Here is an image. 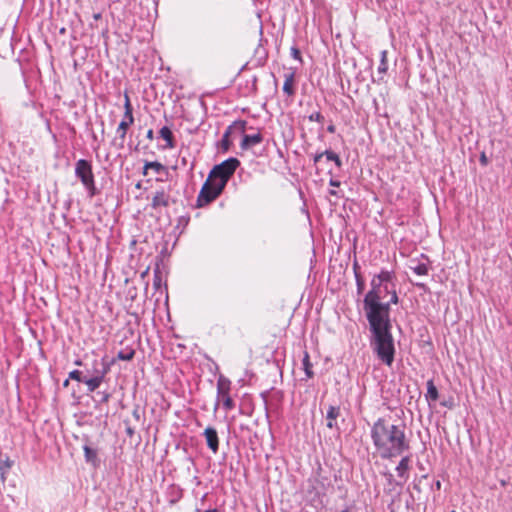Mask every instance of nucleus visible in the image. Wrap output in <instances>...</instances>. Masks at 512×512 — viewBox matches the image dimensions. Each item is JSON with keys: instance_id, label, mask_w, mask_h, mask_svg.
Wrapping results in <instances>:
<instances>
[{"instance_id": "18", "label": "nucleus", "mask_w": 512, "mask_h": 512, "mask_svg": "<svg viewBox=\"0 0 512 512\" xmlns=\"http://www.w3.org/2000/svg\"><path fill=\"white\" fill-rule=\"evenodd\" d=\"M340 414V408L336 406H329L326 414L327 427L332 429L337 426L335 420Z\"/></svg>"}, {"instance_id": "21", "label": "nucleus", "mask_w": 512, "mask_h": 512, "mask_svg": "<svg viewBox=\"0 0 512 512\" xmlns=\"http://www.w3.org/2000/svg\"><path fill=\"white\" fill-rule=\"evenodd\" d=\"M439 398V393H438V390L436 388V386L434 385V382L433 380H428L427 381V393H426V399L428 401H437Z\"/></svg>"}, {"instance_id": "6", "label": "nucleus", "mask_w": 512, "mask_h": 512, "mask_svg": "<svg viewBox=\"0 0 512 512\" xmlns=\"http://www.w3.org/2000/svg\"><path fill=\"white\" fill-rule=\"evenodd\" d=\"M230 390L231 381L223 375H220L217 380V399L214 407L215 411L218 409L220 404H222L226 411L234 409L235 402L230 396Z\"/></svg>"}, {"instance_id": "39", "label": "nucleus", "mask_w": 512, "mask_h": 512, "mask_svg": "<svg viewBox=\"0 0 512 512\" xmlns=\"http://www.w3.org/2000/svg\"><path fill=\"white\" fill-rule=\"evenodd\" d=\"M329 194L332 196H335V197H341L339 191H337V190H330Z\"/></svg>"}, {"instance_id": "45", "label": "nucleus", "mask_w": 512, "mask_h": 512, "mask_svg": "<svg viewBox=\"0 0 512 512\" xmlns=\"http://www.w3.org/2000/svg\"><path fill=\"white\" fill-rule=\"evenodd\" d=\"M481 162H482V163H486V157H485V155H482V156H481Z\"/></svg>"}, {"instance_id": "26", "label": "nucleus", "mask_w": 512, "mask_h": 512, "mask_svg": "<svg viewBox=\"0 0 512 512\" xmlns=\"http://www.w3.org/2000/svg\"><path fill=\"white\" fill-rule=\"evenodd\" d=\"M411 269L413 272L419 276H425L429 272V267L425 263H418L415 266H411Z\"/></svg>"}, {"instance_id": "22", "label": "nucleus", "mask_w": 512, "mask_h": 512, "mask_svg": "<svg viewBox=\"0 0 512 512\" xmlns=\"http://www.w3.org/2000/svg\"><path fill=\"white\" fill-rule=\"evenodd\" d=\"M83 450H84L85 460L87 462H90V463L96 465V463L98 462L97 451L95 449L89 447L88 445H85L83 447Z\"/></svg>"}, {"instance_id": "11", "label": "nucleus", "mask_w": 512, "mask_h": 512, "mask_svg": "<svg viewBox=\"0 0 512 512\" xmlns=\"http://www.w3.org/2000/svg\"><path fill=\"white\" fill-rule=\"evenodd\" d=\"M129 125L126 122H120L116 129V138L112 141V144L116 146L118 149L124 148V143L126 139V135L129 129Z\"/></svg>"}, {"instance_id": "29", "label": "nucleus", "mask_w": 512, "mask_h": 512, "mask_svg": "<svg viewBox=\"0 0 512 512\" xmlns=\"http://www.w3.org/2000/svg\"><path fill=\"white\" fill-rule=\"evenodd\" d=\"M69 379L78 381V382H84V378L82 377V372L79 370H72L69 373Z\"/></svg>"}, {"instance_id": "8", "label": "nucleus", "mask_w": 512, "mask_h": 512, "mask_svg": "<svg viewBox=\"0 0 512 512\" xmlns=\"http://www.w3.org/2000/svg\"><path fill=\"white\" fill-rule=\"evenodd\" d=\"M246 128V121L238 120L234 121L231 125L227 127L225 130L222 139L219 142V148L222 152H227L230 149L231 141L229 139L230 135L234 132L244 133Z\"/></svg>"}, {"instance_id": "38", "label": "nucleus", "mask_w": 512, "mask_h": 512, "mask_svg": "<svg viewBox=\"0 0 512 512\" xmlns=\"http://www.w3.org/2000/svg\"><path fill=\"white\" fill-rule=\"evenodd\" d=\"M146 137H147V139H149V140H153V138H154V132H153V130H152V129H149V130L147 131Z\"/></svg>"}, {"instance_id": "46", "label": "nucleus", "mask_w": 512, "mask_h": 512, "mask_svg": "<svg viewBox=\"0 0 512 512\" xmlns=\"http://www.w3.org/2000/svg\"><path fill=\"white\" fill-rule=\"evenodd\" d=\"M75 364H76V365H78V366H80V365H82V361H81V360H76V361H75Z\"/></svg>"}, {"instance_id": "2", "label": "nucleus", "mask_w": 512, "mask_h": 512, "mask_svg": "<svg viewBox=\"0 0 512 512\" xmlns=\"http://www.w3.org/2000/svg\"><path fill=\"white\" fill-rule=\"evenodd\" d=\"M373 445L382 459L401 456L410 448L405 427L391 424L385 418H378L371 427Z\"/></svg>"}, {"instance_id": "43", "label": "nucleus", "mask_w": 512, "mask_h": 512, "mask_svg": "<svg viewBox=\"0 0 512 512\" xmlns=\"http://www.w3.org/2000/svg\"><path fill=\"white\" fill-rule=\"evenodd\" d=\"M416 286H417V287H420V288H424V287H425V284H423V283H416Z\"/></svg>"}, {"instance_id": "42", "label": "nucleus", "mask_w": 512, "mask_h": 512, "mask_svg": "<svg viewBox=\"0 0 512 512\" xmlns=\"http://www.w3.org/2000/svg\"><path fill=\"white\" fill-rule=\"evenodd\" d=\"M387 477H388L389 483H391L392 479H393V475L389 473V474H387Z\"/></svg>"}, {"instance_id": "9", "label": "nucleus", "mask_w": 512, "mask_h": 512, "mask_svg": "<svg viewBox=\"0 0 512 512\" xmlns=\"http://www.w3.org/2000/svg\"><path fill=\"white\" fill-rule=\"evenodd\" d=\"M208 448L213 452L217 453L219 450V438L215 428L207 427L203 433Z\"/></svg>"}, {"instance_id": "17", "label": "nucleus", "mask_w": 512, "mask_h": 512, "mask_svg": "<svg viewBox=\"0 0 512 512\" xmlns=\"http://www.w3.org/2000/svg\"><path fill=\"white\" fill-rule=\"evenodd\" d=\"M388 52L387 50H382L380 52V63L377 68V73L379 75L378 81H383L384 76L386 75L388 71V59H387Z\"/></svg>"}, {"instance_id": "14", "label": "nucleus", "mask_w": 512, "mask_h": 512, "mask_svg": "<svg viewBox=\"0 0 512 512\" xmlns=\"http://www.w3.org/2000/svg\"><path fill=\"white\" fill-rule=\"evenodd\" d=\"M410 456H404L398 463L396 467V472L400 478L406 481L409 477V469H410Z\"/></svg>"}, {"instance_id": "5", "label": "nucleus", "mask_w": 512, "mask_h": 512, "mask_svg": "<svg viewBox=\"0 0 512 512\" xmlns=\"http://www.w3.org/2000/svg\"><path fill=\"white\" fill-rule=\"evenodd\" d=\"M75 175L80 179L89 196H95L96 186L91 162L85 159H79L75 163Z\"/></svg>"}, {"instance_id": "19", "label": "nucleus", "mask_w": 512, "mask_h": 512, "mask_svg": "<svg viewBox=\"0 0 512 512\" xmlns=\"http://www.w3.org/2000/svg\"><path fill=\"white\" fill-rule=\"evenodd\" d=\"M160 137L166 141L165 148L173 149L175 147V141L173 137V133L169 127L164 126L159 131Z\"/></svg>"}, {"instance_id": "7", "label": "nucleus", "mask_w": 512, "mask_h": 512, "mask_svg": "<svg viewBox=\"0 0 512 512\" xmlns=\"http://www.w3.org/2000/svg\"><path fill=\"white\" fill-rule=\"evenodd\" d=\"M223 190L224 188L222 186H219L217 182L208 176L197 196V206L202 207L211 203L222 193Z\"/></svg>"}, {"instance_id": "33", "label": "nucleus", "mask_w": 512, "mask_h": 512, "mask_svg": "<svg viewBox=\"0 0 512 512\" xmlns=\"http://www.w3.org/2000/svg\"><path fill=\"white\" fill-rule=\"evenodd\" d=\"M121 121L126 122L127 125L131 126L134 123L133 113H129V114L124 113L123 119Z\"/></svg>"}, {"instance_id": "4", "label": "nucleus", "mask_w": 512, "mask_h": 512, "mask_svg": "<svg viewBox=\"0 0 512 512\" xmlns=\"http://www.w3.org/2000/svg\"><path fill=\"white\" fill-rule=\"evenodd\" d=\"M239 165L240 161L237 158H228L222 163L215 165L208 176L217 182L219 186L225 188L228 180L234 174Z\"/></svg>"}, {"instance_id": "50", "label": "nucleus", "mask_w": 512, "mask_h": 512, "mask_svg": "<svg viewBox=\"0 0 512 512\" xmlns=\"http://www.w3.org/2000/svg\"><path fill=\"white\" fill-rule=\"evenodd\" d=\"M451 512H455V511H451Z\"/></svg>"}, {"instance_id": "27", "label": "nucleus", "mask_w": 512, "mask_h": 512, "mask_svg": "<svg viewBox=\"0 0 512 512\" xmlns=\"http://www.w3.org/2000/svg\"><path fill=\"white\" fill-rule=\"evenodd\" d=\"M323 154H325V157L328 161H333L337 167H341L342 161H341L340 157L335 152H333L331 150H326L323 152Z\"/></svg>"}, {"instance_id": "10", "label": "nucleus", "mask_w": 512, "mask_h": 512, "mask_svg": "<svg viewBox=\"0 0 512 512\" xmlns=\"http://www.w3.org/2000/svg\"><path fill=\"white\" fill-rule=\"evenodd\" d=\"M243 134L242 141L240 143V147L242 150H248L253 146L260 144L263 141V136L260 132H257L252 135Z\"/></svg>"}, {"instance_id": "49", "label": "nucleus", "mask_w": 512, "mask_h": 512, "mask_svg": "<svg viewBox=\"0 0 512 512\" xmlns=\"http://www.w3.org/2000/svg\"><path fill=\"white\" fill-rule=\"evenodd\" d=\"M440 485H441V484H440V482L438 481V482L436 483V487L440 488Z\"/></svg>"}, {"instance_id": "47", "label": "nucleus", "mask_w": 512, "mask_h": 512, "mask_svg": "<svg viewBox=\"0 0 512 512\" xmlns=\"http://www.w3.org/2000/svg\"><path fill=\"white\" fill-rule=\"evenodd\" d=\"M63 385H64L65 387H67V386L69 385V379L65 380V381H64V383H63Z\"/></svg>"}, {"instance_id": "20", "label": "nucleus", "mask_w": 512, "mask_h": 512, "mask_svg": "<svg viewBox=\"0 0 512 512\" xmlns=\"http://www.w3.org/2000/svg\"><path fill=\"white\" fill-rule=\"evenodd\" d=\"M149 169L153 170L156 174H160L166 170V167L158 161L146 162L143 168L144 176L148 174Z\"/></svg>"}, {"instance_id": "35", "label": "nucleus", "mask_w": 512, "mask_h": 512, "mask_svg": "<svg viewBox=\"0 0 512 512\" xmlns=\"http://www.w3.org/2000/svg\"><path fill=\"white\" fill-rule=\"evenodd\" d=\"M324 156H325V154H323V152L317 153V154L314 156V158H313L314 163H315V164H316V163H318V162L322 159V157H324Z\"/></svg>"}, {"instance_id": "12", "label": "nucleus", "mask_w": 512, "mask_h": 512, "mask_svg": "<svg viewBox=\"0 0 512 512\" xmlns=\"http://www.w3.org/2000/svg\"><path fill=\"white\" fill-rule=\"evenodd\" d=\"M169 198V195L163 189L156 191L151 202L152 208L167 207L169 205Z\"/></svg>"}, {"instance_id": "48", "label": "nucleus", "mask_w": 512, "mask_h": 512, "mask_svg": "<svg viewBox=\"0 0 512 512\" xmlns=\"http://www.w3.org/2000/svg\"><path fill=\"white\" fill-rule=\"evenodd\" d=\"M134 415H135L137 418L139 417L137 410H135V411H134Z\"/></svg>"}, {"instance_id": "37", "label": "nucleus", "mask_w": 512, "mask_h": 512, "mask_svg": "<svg viewBox=\"0 0 512 512\" xmlns=\"http://www.w3.org/2000/svg\"><path fill=\"white\" fill-rule=\"evenodd\" d=\"M353 272H354V276H356V272H360V266L357 261H354V263H353Z\"/></svg>"}, {"instance_id": "1", "label": "nucleus", "mask_w": 512, "mask_h": 512, "mask_svg": "<svg viewBox=\"0 0 512 512\" xmlns=\"http://www.w3.org/2000/svg\"><path fill=\"white\" fill-rule=\"evenodd\" d=\"M399 302L396 292L395 274L382 269L370 282V290L363 300L367 320L390 319V307Z\"/></svg>"}, {"instance_id": "44", "label": "nucleus", "mask_w": 512, "mask_h": 512, "mask_svg": "<svg viewBox=\"0 0 512 512\" xmlns=\"http://www.w3.org/2000/svg\"><path fill=\"white\" fill-rule=\"evenodd\" d=\"M127 434L128 435H132L133 434V430L131 428H127Z\"/></svg>"}, {"instance_id": "34", "label": "nucleus", "mask_w": 512, "mask_h": 512, "mask_svg": "<svg viewBox=\"0 0 512 512\" xmlns=\"http://www.w3.org/2000/svg\"><path fill=\"white\" fill-rule=\"evenodd\" d=\"M98 394L101 396V403H108L111 397V394L107 391L98 392Z\"/></svg>"}, {"instance_id": "16", "label": "nucleus", "mask_w": 512, "mask_h": 512, "mask_svg": "<svg viewBox=\"0 0 512 512\" xmlns=\"http://www.w3.org/2000/svg\"><path fill=\"white\" fill-rule=\"evenodd\" d=\"M284 84H283V92L287 95V96H293L295 94V88H294V84H295V73L294 72H290V73H286L284 75Z\"/></svg>"}, {"instance_id": "28", "label": "nucleus", "mask_w": 512, "mask_h": 512, "mask_svg": "<svg viewBox=\"0 0 512 512\" xmlns=\"http://www.w3.org/2000/svg\"><path fill=\"white\" fill-rule=\"evenodd\" d=\"M357 293L362 294L365 289V282L360 272H356L355 276Z\"/></svg>"}, {"instance_id": "23", "label": "nucleus", "mask_w": 512, "mask_h": 512, "mask_svg": "<svg viewBox=\"0 0 512 512\" xmlns=\"http://www.w3.org/2000/svg\"><path fill=\"white\" fill-rule=\"evenodd\" d=\"M101 376L102 375H100L98 377H91L88 379H84V383L86 384L87 390L89 392H94L100 387V385L102 384Z\"/></svg>"}, {"instance_id": "13", "label": "nucleus", "mask_w": 512, "mask_h": 512, "mask_svg": "<svg viewBox=\"0 0 512 512\" xmlns=\"http://www.w3.org/2000/svg\"><path fill=\"white\" fill-rule=\"evenodd\" d=\"M93 377L101 376V381H104L105 376L110 371V364L105 361V359H102L101 362L94 360L93 361Z\"/></svg>"}, {"instance_id": "30", "label": "nucleus", "mask_w": 512, "mask_h": 512, "mask_svg": "<svg viewBox=\"0 0 512 512\" xmlns=\"http://www.w3.org/2000/svg\"><path fill=\"white\" fill-rule=\"evenodd\" d=\"M309 121L311 122H319L322 123L324 121V116L320 112H314L308 116Z\"/></svg>"}, {"instance_id": "24", "label": "nucleus", "mask_w": 512, "mask_h": 512, "mask_svg": "<svg viewBox=\"0 0 512 512\" xmlns=\"http://www.w3.org/2000/svg\"><path fill=\"white\" fill-rule=\"evenodd\" d=\"M302 365L307 378H312L314 376V372L312 370V364L310 362V357L307 352H305L304 354Z\"/></svg>"}, {"instance_id": "32", "label": "nucleus", "mask_w": 512, "mask_h": 512, "mask_svg": "<svg viewBox=\"0 0 512 512\" xmlns=\"http://www.w3.org/2000/svg\"><path fill=\"white\" fill-rule=\"evenodd\" d=\"M290 54H291V56H292L295 60H298V61H301V60H302V59H301V53H300V50H299L297 47H295V46L291 47V49H290Z\"/></svg>"}, {"instance_id": "3", "label": "nucleus", "mask_w": 512, "mask_h": 512, "mask_svg": "<svg viewBox=\"0 0 512 512\" xmlns=\"http://www.w3.org/2000/svg\"><path fill=\"white\" fill-rule=\"evenodd\" d=\"M370 330L373 334L371 342L373 351L381 362L391 366L394 362L395 347L391 334L390 319L368 320Z\"/></svg>"}, {"instance_id": "31", "label": "nucleus", "mask_w": 512, "mask_h": 512, "mask_svg": "<svg viewBox=\"0 0 512 512\" xmlns=\"http://www.w3.org/2000/svg\"><path fill=\"white\" fill-rule=\"evenodd\" d=\"M124 99H125V101H124V110H125L124 113H126V114L133 113V107L131 105L130 98H129L128 94L124 95Z\"/></svg>"}, {"instance_id": "41", "label": "nucleus", "mask_w": 512, "mask_h": 512, "mask_svg": "<svg viewBox=\"0 0 512 512\" xmlns=\"http://www.w3.org/2000/svg\"><path fill=\"white\" fill-rule=\"evenodd\" d=\"M204 512H222V511H220V510H219V509H217V508H214V509H208V510H206V511H204Z\"/></svg>"}, {"instance_id": "25", "label": "nucleus", "mask_w": 512, "mask_h": 512, "mask_svg": "<svg viewBox=\"0 0 512 512\" xmlns=\"http://www.w3.org/2000/svg\"><path fill=\"white\" fill-rule=\"evenodd\" d=\"M135 355V350L127 347L126 349L120 350L117 354V359L122 361H130Z\"/></svg>"}, {"instance_id": "15", "label": "nucleus", "mask_w": 512, "mask_h": 512, "mask_svg": "<svg viewBox=\"0 0 512 512\" xmlns=\"http://www.w3.org/2000/svg\"><path fill=\"white\" fill-rule=\"evenodd\" d=\"M13 465L14 461L11 460L9 456H5L4 459L0 460V481L3 485L5 484L7 476Z\"/></svg>"}, {"instance_id": "40", "label": "nucleus", "mask_w": 512, "mask_h": 512, "mask_svg": "<svg viewBox=\"0 0 512 512\" xmlns=\"http://www.w3.org/2000/svg\"><path fill=\"white\" fill-rule=\"evenodd\" d=\"M327 131H328L329 133H334V132H335V126H334L333 124L329 125V126L327 127Z\"/></svg>"}, {"instance_id": "36", "label": "nucleus", "mask_w": 512, "mask_h": 512, "mask_svg": "<svg viewBox=\"0 0 512 512\" xmlns=\"http://www.w3.org/2000/svg\"><path fill=\"white\" fill-rule=\"evenodd\" d=\"M329 185L332 186V187H339L340 186V181L331 178L330 181H329Z\"/></svg>"}]
</instances>
